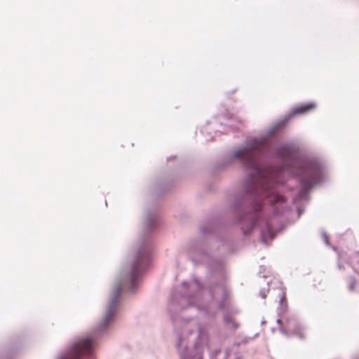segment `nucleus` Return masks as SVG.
Masks as SVG:
<instances>
[{"label":"nucleus","instance_id":"obj_9","mask_svg":"<svg viewBox=\"0 0 359 359\" xmlns=\"http://www.w3.org/2000/svg\"><path fill=\"white\" fill-rule=\"evenodd\" d=\"M357 285V280L354 276H350V282L348 283V290L350 292H353Z\"/></svg>","mask_w":359,"mask_h":359},{"label":"nucleus","instance_id":"obj_2","mask_svg":"<svg viewBox=\"0 0 359 359\" xmlns=\"http://www.w3.org/2000/svg\"><path fill=\"white\" fill-rule=\"evenodd\" d=\"M158 231H141L132 255L123 263L101 320L88 332L75 337L57 359H96L95 351L100 340L109 334L118 319L123 294H136L144 276L151 267Z\"/></svg>","mask_w":359,"mask_h":359},{"label":"nucleus","instance_id":"obj_26","mask_svg":"<svg viewBox=\"0 0 359 359\" xmlns=\"http://www.w3.org/2000/svg\"><path fill=\"white\" fill-rule=\"evenodd\" d=\"M266 284H267V285L269 286V285H270L269 281H267Z\"/></svg>","mask_w":359,"mask_h":359},{"label":"nucleus","instance_id":"obj_25","mask_svg":"<svg viewBox=\"0 0 359 359\" xmlns=\"http://www.w3.org/2000/svg\"><path fill=\"white\" fill-rule=\"evenodd\" d=\"M236 92V90H233V91L231 92V93H234Z\"/></svg>","mask_w":359,"mask_h":359},{"label":"nucleus","instance_id":"obj_20","mask_svg":"<svg viewBox=\"0 0 359 359\" xmlns=\"http://www.w3.org/2000/svg\"><path fill=\"white\" fill-rule=\"evenodd\" d=\"M248 341V338H245L243 339L242 343L245 344Z\"/></svg>","mask_w":359,"mask_h":359},{"label":"nucleus","instance_id":"obj_15","mask_svg":"<svg viewBox=\"0 0 359 359\" xmlns=\"http://www.w3.org/2000/svg\"><path fill=\"white\" fill-rule=\"evenodd\" d=\"M353 269L359 275V259L357 261V263L353 266Z\"/></svg>","mask_w":359,"mask_h":359},{"label":"nucleus","instance_id":"obj_16","mask_svg":"<svg viewBox=\"0 0 359 359\" xmlns=\"http://www.w3.org/2000/svg\"><path fill=\"white\" fill-rule=\"evenodd\" d=\"M221 353V349L220 348H217L215 350H214L210 355H214L215 357H217L219 354Z\"/></svg>","mask_w":359,"mask_h":359},{"label":"nucleus","instance_id":"obj_3","mask_svg":"<svg viewBox=\"0 0 359 359\" xmlns=\"http://www.w3.org/2000/svg\"><path fill=\"white\" fill-rule=\"evenodd\" d=\"M181 285L184 292L173 289L170 293L168 311L172 323L174 332L177 336L175 348L180 359H203V350L208 344L209 334L206 326L198 325V334L192 347H189L186 342V333H192L187 328L192 320L191 316H182L180 312L184 310L196 309L203 317L212 320L218 310H226V301L229 297L227 289L221 282H215L208 285V292L211 297L210 302H202L201 297L205 287L200 280L193 278L191 281H183Z\"/></svg>","mask_w":359,"mask_h":359},{"label":"nucleus","instance_id":"obj_19","mask_svg":"<svg viewBox=\"0 0 359 359\" xmlns=\"http://www.w3.org/2000/svg\"><path fill=\"white\" fill-rule=\"evenodd\" d=\"M177 158V156H170L169 158H168L167 161H169L170 160H172V159H176Z\"/></svg>","mask_w":359,"mask_h":359},{"label":"nucleus","instance_id":"obj_8","mask_svg":"<svg viewBox=\"0 0 359 359\" xmlns=\"http://www.w3.org/2000/svg\"><path fill=\"white\" fill-rule=\"evenodd\" d=\"M223 322L229 329L235 331L239 327V323L236 322L230 314L224 313Z\"/></svg>","mask_w":359,"mask_h":359},{"label":"nucleus","instance_id":"obj_4","mask_svg":"<svg viewBox=\"0 0 359 359\" xmlns=\"http://www.w3.org/2000/svg\"><path fill=\"white\" fill-rule=\"evenodd\" d=\"M325 172V166L319 159L306 156L296 173L299 189L292 197L293 203L309 200L313 188L324 182Z\"/></svg>","mask_w":359,"mask_h":359},{"label":"nucleus","instance_id":"obj_27","mask_svg":"<svg viewBox=\"0 0 359 359\" xmlns=\"http://www.w3.org/2000/svg\"><path fill=\"white\" fill-rule=\"evenodd\" d=\"M234 359H241V358H240L239 357H237V358H234Z\"/></svg>","mask_w":359,"mask_h":359},{"label":"nucleus","instance_id":"obj_11","mask_svg":"<svg viewBox=\"0 0 359 359\" xmlns=\"http://www.w3.org/2000/svg\"><path fill=\"white\" fill-rule=\"evenodd\" d=\"M322 237H323V238L324 240V242L326 244V245L330 246V241H329V236L326 233V232H325V231L322 232Z\"/></svg>","mask_w":359,"mask_h":359},{"label":"nucleus","instance_id":"obj_10","mask_svg":"<svg viewBox=\"0 0 359 359\" xmlns=\"http://www.w3.org/2000/svg\"><path fill=\"white\" fill-rule=\"evenodd\" d=\"M280 332L281 333H283V334H285L287 336H290L291 334H292V332H291V330H288L287 327L286 326V325H281L280 327Z\"/></svg>","mask_w":359,"mask_h":359},{"label":"nucleus","instance_id":"obj_13","mask_svg":"<svg viewBox=\"0 0 359 359\" xmlns=\"http://www.w3.org/2000/svg\"><path fill=\"white\" fill-rule=\"evenodd\" d=\"M16 350V348L11 350L10 352L7 354L6 359H13L14 355L15 354Z\"/></svg>","mask_w":359,"mask_h":359},{"label":"nucleus","instance_id":"obj_18","mask_svg":"<svg viewBox=\"0 0 359 359\" xmlns=\"http://www.w3.org/2000/svg\"><path fill=\"white\" fill-rule=\"evenodd\" d=\"M283 320H284V319H283V318H280V317H279V318L276 320V323H277V324H278V325H280V327L281 325H284L282 323Z\"/></svg>","mask_w":359,"mask_h":359},{"label":"nucleus","instance_id":"obj_12","mask_svg":"<svg viewBox=\"0 0 359 359\" xmlns=\"http://www.w3.org/2000/svg\"><path fill=\"white\" fill-rule=\"evenodd\" d=\"M269 289H265V288H262V290H260L259 291V295L260 297L262 298V299H265L266 297V294L267 292H269Z\"/></svg>","mask_w":359,"mask_h":359},{"label":"nucleus","instance_id":"obj_24","mask_svg":"<svg viewBox=\"0 0 359 359\" xmlns=\"http://www.w3.org/2000/svg\"><path fill=\"white\" fill-rule=\"evenodd\" d=\"M353 359H359V355L358 356H353Z\"/></svg>","mask_w":359,"mask_h":359},{"label":"nucleus","instance_id":"obj_23","mask_svg":"<svg viewBox=\"0 0 359 359\" xmlns=\"http://www.w3.org/2000/svg\"><path fill=\"white\" fill-rule=\"evenodd\" d=\"M266 323V320H263L262 321V323H262V325H264V324H265Z\"/></svg>","mask_w":359,"mask_h":359},{"label":"nucleus","instance_id":"obj_22","mask_svg":"<svg viewBox=\"0 0 359 359\" xmlns=\"http://www.w3.org/2000/svg\"><path fill=\"white\" fill-rule=\"evenodd\" d=\"M210 359H217V357H215V356H214V355H210Z\"/></svg>","mask_w":359,"mask_h":359},{"label":"nucleus","instance_id":"obj_14","mask_svg":"<svg viewBox=\"0 0 359 359\" xmlns=\"http://www.w3.org/2000/svg\"><path fill=\"white\" fill-rule=\"evenodd\" d=\"M304 212V208L301 206V205H299L297 206V214L298 215V217H300L301 215Z\"/></svg>","mask_w":359,"mask_h":359},{"label":"nucleus","instance_id":"obj_1","mask_svg":"<svg viewBox=\"0 0 359 359\" xmlns=\"http://www.w3.org/2000/svg\"><path fill=\"white\" fill-rule=\"evenodd\" d=\"M316 107L315 102H309L296 105L283 118L274 123L266 135L254 136L245 139L244 143L226 154L221 162L210 170V175L217 180L233 163L238 162L244 168H248L241 187L228 197V210L231 219L222 214L211 215L202 220L199 225L200 236L191 239L187 248H210L212 241H217L226 248H233V231L239 227L245 237L250 236L257 228H260L261 242L266 245L276 237L271 219L279 218L291 210L285 205L273 208L269 217L263 212L260 189L262 184L257 181L262 175L260 168L253 165L254 161L263 149L266 139L280 127L286 126L295 116L304 115Z\"/></svg>","mask_w":359,"mask_h":359},{"label":"nucleus","instance_id":"obj_28","mask_svg":"<svg viewBox=\"0 0 359 359\" xmlns=\"http://www.w3.org/2000/svg\"><path fill=\"white\" fill-rule=\"evenodd\" d=\"M224 359H226V357H224Z\"/></svg>","mask_w":359,"mask_h":359},{"label":"nucleus","instance_id":"obj_6","mask_svg":"<svg viewBox=\"0 0 359 359\" xmlns=\"http://www.w3.org/2000/svg\"><path fill=\"white\" fill-rule=\"evenodd\" d=\"M299 149V146L294 142L280 143L273 148L275 153H278L280 151H287L286 157L287 166H291L293 164L294 156Z\"/></svg>","mask_w":359,"mask_h":359},{"label":"nucleus","instance_id":"obj_5","mask_svg":"<svg viewBox=\"0 0 359 359\" xmlns=\"http://www.w3.org/2000/svg\"><path fill=\"white\" fill-rule=\"evenodd\" d=\"M288 330H291L292 334L297 336L299 339L304 340L305 339L304 326L299 321L296 314L289 313L283 318Z\"/></svg>","mask_w":359,"mask_h":359},{"label":"nucleus","instance_id":"obj_21","mask_svg":"<svg viewBox=\"0 0 359 359\" xmlns=\"http://www.w3.org/2000/svg\"><path fill=\"white\" fill-rule=\"evenodd\" d=\"M338 268H339V269H343L344 267H343V266H342V264H338Z\"/></svg>","mask_w":359,"mask_h":359},{"label":"nucleus","instance_id":"obj_7","mask_svg":"<svg viewBox=\"0 0 359 359\" xmlns=\"http://www.w3.org/2000/svg\"><path fill=\"white\" fill-rule=\"evenodd\" d=\"M280 296V300H279V304L278 307V317L283 318L288 313V304H287V299L286 296V292L283 291L279 294Z\"/></svg>","mask_w":359,"mask_h":359},{"label":"nucleus","instance_id":"obj_17","mask_svg":"<svg viewBox=\"0 0 359 359\" xmlns=\"http://www.w3.org/2000/svg\"><path fill=\"white\" fill-rule=\"evenodd\" d=\"M262 272L260 271H259V273H257V275H258L259 277H262V278H267V277H269V271H268L266 273H264V274H263V275H262Z\"/></svg>","mask_w":359,"mask_h":359}]
</instances>
